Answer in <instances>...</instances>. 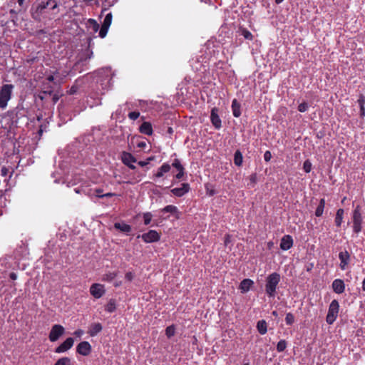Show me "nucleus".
I'll list each match as a JSON object with an SVG mask.
<instances>
[{"mask_svg":"<svg viewBox=\"0 0 365 365\" xmlns=\"http://www.w3.org/2000/svg\"><path fill=\"white\" fill-rule=\"evenodd\" d=\"M59 11L56 0H36L31 11V16L36 21L53 19Z\"/></svg>","mask_w":365,"mask_h":365,"instance_id":"obj_1","label":"nucleus"},{"mask_svg":"<svg viewBox=\"0 0 365 365\" xmlns=\"http://www.w3.org/2000/svg\"><path fill=\"white\" fill-rule=\"evenodd\" d=\"M280 274L277 272H273L267 277L265 292L269 297H275L277 287L280 282Z\"/></svg>","mask_w":365,"mask_h":365,"instance_id":"obj_2","label":"nucleus"},{"mask_svg":"<svg viewBox=\"0 0 365 365\" xmlns=\"http://www.w3.org/2000/svg\"><path fill=\"white\" fill-rule=\"evenodd\" d=\"M352 230L353 232L358 235L362 230V225L364 223V218L362 216L361 207L357 205L352 211Z\"/></svg>","mask_w":365,"mask_h":365,"instance_id":"obj_3","label":"nucleus"},{"mask_svg":"<svg viewBox=\"0 0 365 365\" xmlns=\"http://www.w3.org/2000/svg\"><path fill=\"white\" fill-rule=\"evenodd\" d=\"M14 86L13 84H4L0 88V108L5 109L11 100Z\"/></svg>","mask_w":365,"mask_h":365,"instance_id":"obj_4","label":"nucleus"},{"mask_svg":"<svg viewBox=\"0 0 365 365\" xmlns=\"http://www.w3.org/2000/svg\"><path fill=\"white\" fill-rule=\"evenodd\" d=\"M339 312V304L336 299L331 301L329 306L328 313L326 317V322L328 324H333L336 321Z\"/></svg>","mask_w":365,"mask_h":365,"instance_id":"obj_5","label":"nucleus"},{"mask_svg":"<svg viewBox=\"0 0 365 365\" xmlns=\"http://www.w3.org/2000/svg\"><path fill=\"white\" fill-rule=\"evenodd\" d=\"M65 333V328L61 324H54L50 331L48 339L51 342L56 341Z\"/></svg>","mask_w":365,"mask_h":365,"instance_id":"obj_6","label":"nucleus"},{"mask_svg":"<svg viewBox=\"0 0 365 365\" xmlns=\"http://www.w3.org/2000/svg\"><path fill=\"white\" fill-rule=\"evenodd\" d=\"M140 237H141L142 240L145 243L155 242L159 241L160 239V234L157 231L153 230H149L148 232L143 234L141 236H138V238Z\"/></svg>","mask_w":365,"mask_h":365,"instance_id":"obj_7","label":"nucleus"},{"mask_svg":"<svg viewBox=\"0 0 365 365\" xmlns=\"http://www.w3.org/2000/svg\"><path fill=\"white\" fill-rule=\"evenodd\" d=\"M105 292L104 285L101 284L94 283L90 287V293L96 299L101 298Z\"/></svg>","mask_w":365,"mask_h":365,"instance_id":"obj_8","label":"nucleus"},{"mask_svg":"<svg viewBox=\"0 0 365 365\" xmlns=\"http://www.w3.org/2000/svg\"><path fill=\"white\" fill-rule=\"evenodd\" d=\"M121 160L123 164L127 165L130 169H135V166L133 164L137 161L136 158L130 153L123 152L121 155Z\"/></svg>","mask_w":365,"mask_h":365,"instance_id":"obj_9","label":"nucleus"},{"mask_svg":"<svg viewBox=\"0 0 365 365\" xmlns=\"http://www.w3.org/2000/svg\"><path fill=\"white\" fill-rule=\"evenodd\" d=\"M74 344V339L72 337L67 338L63 343L55 349L57 354L64 353L72 348Z\"/></svg>","mask_w":365,"mask_h":365,"instance_id":"obj_10","label":"nucleus"},{"mask_svg":"<svg viewBox=\"0 0 365 365\" xmlns=\"http://www.w3.org/2000/svg\"><path fill=\"white\" fill-rule=\"evenodd\" d=\"M91 350V345L86 341L80 342L76 347V352L84 356H88Z\"/></svg>","mask_w":365,"mask_h":365,"instance_id":"obj_11","label":"nucleus"},{"mask_svg":"<svg viewBox=\"0 0 365 365\" xmlns=\"http://www.w3.org/2000/svg\"><path fill=\"white\" fill-rule=\"evenodd\" d=\"M190 190V186L187 182L181 184L180 187H175L170 190V192L176 197H182L187 193Z\"/></svg>","mask_w":365,"mask_h":365,"instance_id":"obj_12","label":"nucleus"},{"mask_svg":"<svg viewBox=\"0 0 365 365\" xmlns=\"http://www.w3.org/2000/svg\"><path fill=\"white\" fill-rule=\"evenodd\" d=\"M210 120L216 129H220L222 127V121L217 114V109L216 108H213L211 110Z\"/></svg>","mask_w":365,"mask_h":365,"instance_id":"obj_13","label":"nucleus"},{"mask_svg":"<svg viewBox=\"0 0 365 365\" xmlns=\"http://www.w3.org/2000/svg\"><path fill=\"white\" fill-rule=\"evenodd\" d=\"M171 166L176 168V170L178 171V173L175 175V178L177 180H181L185 175V168L183 165L181 164L180 160L178 158H175L173 160Z\"/></svg>","mask_w":365,"mask_h":365,"instance_id":"obj_14","label":"nucleus"},{"mask_svg":"<svg viewBox=\"0 0 365 365\" xmlns=\"http://www.w3.org/2000/svg\"><path fill=\"white\" fill-rule=\"evenodd\" d=\"M339 258L340 260V268L341 269L344 270L349 262L350 255L348 251L344 250L339 252Z\"/></svg>","mask_w":365,"mask_h":365,"instance_id":"obj_15","label":"nucleus"},{"mask_svg":"<svg viewBox=\"0 0 365 365\" xmlns=\"http://www.w3.org/2000/svg\"><path fill=\"white\" fill-rule=\"evenodd\" d=\"M334 292L336 294H342L345 290V284L342 279H336L331 284Z\"/></svg>","mask_w":365,"mask_h":365,"instance_id":"obj_16","label":"nucleus"},{"mask_svg":"<svg viewBox=\"0 0 365 365\" xmlns=\"http://www.w3.org/2000/svg\"><path fill=\"white\" fill-rule=\"evenodd\" d=\"M293 246V239L292 236L284 235L280 242V248L282 250H288Z\"/></svg>","mask_w":365,"mask_h":365,"instance_id":"obj_17","label":"nucleus"},{"mask_svg":"<svg viewBox=\"0 0 365 365\" xmlns=\"http://www.w3.org/2000/svg\"><path fill=\"white\" fill-rule=\"evenodd\" d=\"M171 165L168 163H163L158 169L155 174L153 175V178H160L163 177L165 173L170 172Z\"/></svg>","mask_w":365,"mask_h":365,"instance_id":"obj_18","label":"nucleus"},{"mask_svg":"<svg viewBox=\"0 0 365 365\" xmlns=\"http://www.w3.org/2000/svg\"><path fill=\"white\" fill-rule=\"evenodd\" d=\"M254 284V282L250 279H245L240 284V289L241 292H247Z\"/></svg>","mask_w":365,"mask_h":365,"instance_id":"obj_19","label":"nucleus"},{"mask_svg":"<svg viewBox=\"0 0 365 365\" xmlns=\"http://www.w3.org/2000/svg\"><path fill=\"white\" fill-rule=\"evenodd\" d=\"M103 327L101 323H93L90 326L88 333L91 336H95L100 333Z\"/></svg>","mask_w":365,"mask_h":365,"instance_id":"obj_20","label":"nucleus"},{"mask_svg":"<svg viewBox=\"0 0 365 365\" xmlns=\"http://www.w3.org/2000/svg\"><path fill=\"white\" fill-rule=\"evenodd\" d=\"M139 131L145 135H151L153 134V127L150 123L143 122L140 128Z\"/></svg>","mask_w":365,"mask_h":365,"instance_id":"obj_21","label":"nucleus"},{"mask_svg":"<svg viewBox=\"0 0 365 365\" xmlns=\"http://www.w3.org/2000/svg\"><path fill=\"white\" fill-rule=\"evenodd\" d=\"M232 110L235 117L239 118L241 115V105L237 99H234L232 102Z\"/></svg>","mask_w":365,"mask_h":365,"instance_id":"obj_22","label":"nucleus"},{"mask_svg":"<svg viewBox=\"0 0 365 365\" xmlns=\"http://www.w3.org/2000/svg\"><path fill=\"white\" fill-rule=\"evenodd\" d=\"M344 210L342 208L337 210L335 215L334 222L336 227H340L343 222Z\"/></svg>","mask_w":365,"mask_h":365,"instance_id":"obj_23","label":"nucleus"},{"mask_svg":"<svg viewBox=\"0 0 365 365\" xmlns=\"http://www.w3.org/2000/svg\"><path fill=\"white\" fill-rule=\"evenodd\" d=\"M114 227L123 232L128 233L131 231V226L124 222H115Z\"/></svg>","mask_w":365,"mask_h":365,"instance_id":"obj_24","label":"nucleus"},{"mask_svg":"<svg viewBox=\"0 0 365 365\" xmlns=\"http://www.w3.org/2000/svg\"><path fill=\"white\" fill-rule=\"evenodd\" d=\"M257 329L260 334H265L267 331V324L266 321L264 319L258 321L257 323Z\"/></svg>","mask_w":365,"mask_h":365,"instance_id":"obj_25","label":"nucleus"},{"mask_svg":"<svg viewBox=\"0 0 365 365\" xmlns=\"http://www.w3.org/2000/svg\"><path fill=\"white\" fill-rule=\"evenodd\" d=\"M116 309V301L114 299H110L107 304L105 306V310L108 313H113Z\"/></svg>","mask_w":365,"mask_h":365,"instance_id":"obj_26","label":"nucleus"},{"mask_svg":"<svg viewBox=\"0 0 365 365\" xmlns=\"http://www.w3.org/2000/svg\"><path fill=\"white\" fill-rule=\"evenodd\" d=\"M324 207H325V200L324 198H322L319 200V203L315 210V215L317 217H321L323 215Z\"/></svg>","mask_w":365,"mask_h":365,"instance_id":"obj_27","label":"nucleus"},{"mask_svg":"<svg viewBox=\"0 0 365 365\" xmlns=\"http://www.w3.org/2000/svg\"><path fill=\"white\" fill-rule=\"evenodd\" d=\"M243 162V156L240 150H237L235 151L234 155V163L237 166H241Z\"/></svg>","mask_w":365,"mask_h":365,"instance_id":"obj_28","label":"nucleus"},{"mask_svg":"<svg viewBox=\"0 0 365 365\" xmlns=\"http://www.w3.org/2000/svg\"><path fill=\"white\" fill-rule=\"evenodd\" d=\"M53 365H73V363L71 358L63 356L58 359Z\"/></svg>","mask_w":365,"mask_h":365,"instance_id":"obj_29","label":"nucleus"},{"mask_svg":"<svg viewBox=\"0 0 365 365\" xmlns=\"http://www.w3.org/2000/svg\"><path fill=\"white\" fill-rule=\"evenodd\" d=\"M117 276V272H109L103 275L102 280L105 282H112Z\"/></svg>","mask_w":365,"mask_h":365,"instance_id":"obj_30","label":"nucleus"},{"mask_svg":"<svg viewBox=\"0 0 365 365\" xmlns=\"http://www.w3.org/2000/svg\"><path fill=\"white\" fill-rule=\"evenodd\" d=\"M240 33H241V35L245 38V39H247V40H250L252 41L253 39V35L252 34V33L248 31L247 29H245V28H242L240 29Z\"/></svg>","mask_w":365,"mask_h":365,"instance_id":"obj_31","label":"nucleus"},{"mask_svg":"<svg viewBox=\"0 0 365 365\" xmlns=\"http://www.w3.org/2000/svg\"><path fill=\"white\" fill-rule=\"evenodd\" d=\"M287 343L286 340L281 339L280 341H279V342L277 344V348H276L277 351L279 353L284 351L287 348Z\"/></svg>","mask_w":365,"mask_h":365,"instance_id":"obj_32","label":"nucleus"},{"mask_svg":"<svg viewBox=\"0 0 365 365\" xmlns=\"http://www.w3.org/2000/svg\"><path fill=\"white\" fill-rule=\"evenodd\" d=\"M88 26L93 29L94 32H96L99 29V24L97 21L93 19H89L88 21Z\"/></svg>","mask_w":365,"mask_h":365,"instance_id":"obj_33","label":"nucleus"},{"mask_svg":"<svg viewBox=\"0 0 365 365\" xmlns=\"http://www.w3.org/2000/svg\"><path fill=\"white\" fill-rule=\"evenodd\" d=\"M162 212H170V213L173 214V213H175L178 212V207L176 206L172 205H167L162 210Z\"/></svg>","mask_w":365,"mask_h":365,"instance_id":"obj_34","label":"nucleus"},{"mask_svg":"<svg viewBox=\"0 0 365 365\" xmlns=\"http://www.w3.org/2000/svg\"><path fill=\"white\" fill-rule=\"evenodd\" d=\"M112 18H113L112 14L111 13L108 14L104 18L102 26H106L107 27H110L111 22H112Z\"/></svg>","mask_w":365,"mask_h":365,"instance_id":"obj_35","label":"nucleus"},{"mask_svg":"<svg viewBox=\"0 0 365 365\" xmlns=\"http://www.w3.org/2000/svg\"><path fill=\"white\" fill-rule=\"evenodd\" d=\"M175 333V328L173 325L169 326L165 329V334L168 338L174 336Z\"/></svg>","mask_w":365,"mask_h":365,"instance_id":"obj_36","label":"nucleus"},{"mask_svg":"<svg viewBox=\"0 0 365 365\" xmlns=\"http://www.w3.org/2000/svg\"><path fill=\"white\" fill-rule=\"evenodd\" d=\"M285 322L287 325H292L294 322V316L291 312L286 314Z\"/></svg>","mask_w":365,"mask_h":365,"instance_id":"obj_37","label":"nucleus"},{"mask_svg":"<svg viewBox=\"0 0 365 365\" xmlns=\"http://www.w3.org/2000/svg\"><path fill=\"white\" fill-rule=\"evenodd\" d=\"M152 214L150 212H145L143 215L144 225H148L152 220Z\"/></svg>","mask_w":365,"mask_h":365,"instance_id":"obj_38","label":"nucleus"},{"mask_svg":"<svg viewBox=\"0 0 365 365\" xmlns=\"http://www.w3.org/2000/svg\"><path fill=\"white\" fill-rule=\"evenodd\" d=\"M250 182L248 183V186L254 187L255 185L257 183V177L256 173L252 174L249 177Z\"/></svg>","mask_w":365,"mask_h":365,"instance_id":"obj_39","label":"nucleus"},{"mask_svg":"<svg viewBox=\"0 0 365 365\" xmlns=\"http://www.w3.org/2000/svg\"><path fill=\"white\" fill-rule=\"evenodd\" d=\"M303 169L305 173H309L312 170V163L309 160H305L303 164Z\"/></svg>","mask_w":365,"mask_h":365,"instance_id":"obj_40","label":"nucleus"},{"mask_svg":"<svg viewBox=\"0 0 365 365\" xmlns=\"http://www.w3.org/2000/svg\"><path fill=\"white\" fill-rule=\"evenodd\" d=\"M108 29H109V27H107L106 26H101L100 31H99V36L102 38L106 37V36L108 33Z\"/></svg>","mask_w":365,"mask_h":365,"instance_id":"obj_41","label":"nucleus"},{"mask_svg":"<svg viewBox=\"0 0 365 365\" xmlns=\"http://www.w3.org/2000/svg\"><path fill=\"white\" fill-rule=\"evenodd\" d=\"M309 108V105L306 102H302L298 106V110L301 113L307 111Z\"/></svg>","mask_w":365,"mask_h":365,"instance_id":"obj_42","label":"nucleus"},{"mask_svg":"<svg viewBox=\"0 0 365 365\" xmlns=\"http://www.w3.org/2000/svg\"><path fill=\"white\" fill-rule=\"evenodd\" d=\"M139 116L140 112L138 111H133L128 113V118L133 120L138 119Z\"/></svg>","mask_w":365,"mask_h":365,"instance_id":"obj_43","label":"nucleus"},{"mask_svg":"<svg viewBox=\"0 0 365 365\" xmlns=\"http://www.w3.org/2000/svg\"><path fill=\"white\" fill-rule=\"evenodd\" d=\"M272 158V153L269 150H267L265 151L264 154V160L266 161V162H269Z\"/></svg>","mask_w":365,"mask_h":365,"instance_id":"obj_44","label":"nucleus"},{"mask_svg":"<svg viewBox=\"0 0 365 365\" xmlns=\"http://www.w3.org/2000/svg\"><path fill=\"white\" fill-rule=\"evenodd\" d=\"M125 278L128 282H131L134 279V274L131 272H128L125 275Z\"/></svg>","mask_w":365,"mask_h":365,"instance_id":"obj_45","label":"nucleus"},{"mask_svg":"<svg viewBox=\"0 0 365 365\" xmlns=\"http://www.w3.org/2000/svg\"><path fill=\"white\" fill-rule=\"evenodd\" d=\"M357 102L359 105V107H361V105L364 106L365 104V97L361 94L359 96V99L357 100Z\"/></svg>","mask_w":365,"mask_h":365,"instance_id":"obj_46","label":"nucleus"},{"mask_svg":"<svg viewBox=\"0 0 365 365\" xmlns=\"http://www.w3.org/2000/svg\"><path fill=\"white\" fill-rule=\"evenodd\" d=\"M116 195L115 193L113 192H107L106 194L103 195H98L97 197L99 198H103V197H110Z\"/></svg>","mask_w":365,"mask_h":365,"instance_id":"obj_47","label":"nucleus"},{"mask_svg":"<svg viewBox=\"0 0 365 365\" xmlns=\"http://www.w3.org/2000/svg\"><path fill=\"white\" fill-rule=\"evenodd\" d=\"M9 172V168L5 166H3L1 168V175L4 177H6L8 175Z\"/></svg>","mask_w":365,"mask_h":365,"instance_id":"obj_48","label":"nucleus"},{"mask_svg":"<svg viewBox=\"0 0 365 365\" xmlns=\"http://www.w3.org/2000/svg\"><path fill=\"white\" fill-rule=\"evenodd\" d=\"M83 333L84 332L82 329H77L74 331L73 334L78 337H81Z\"/></svg>","mask_w":365,"mask_h":365,"instance_id":"obj_49","label":"nucleus"},{"mask_svg":"<svg viewBox=\"0 0 365 365\" xmlns=\"http://www.w3.org/2000/svg\"><path fill=\"white\" fill-rule=\"evenodd\" d=\"M137 146L140 148H144L146 147V143L145 141H140L138 143Z\"/></svg>","mask_w":365,"mask_h":365,"instance_id":"obj_50","label":"nucleus"},{"mask_svg":"<svg viewBox=\"0 0 365 365\" xmlns=\"http://www.w3.org/2000/svg\"><path fill=\"white\" fill-rule=\"evenodd\" d=\"M230 242V236L226 235L225 237V245L227 246Z\"/></svg>","mask_w":365,"mask_h":365,"instance_id":"obj_51","label":"nucleus"},{"mask_svg":"<svg viewBox=\"0 0 365 365\" xmlns=\"http://www.w3.org/2000/svg\"><path fill=\"white\" fill-rule=\"evenodd\" d=\"M365 115V108L361 105V107H360V116L361 118H364Z\"/></svg>","mask_w":365,"mask_h":365,"instance_id":"obj_52","label":"nucleus"},{"mask_svg":"<svg viewBox=\"0 0 365 365\" xmlns=\"http://www.w3.org/2000/svg\"><path fill=\"white\" fill-rule=\"evenodd\" d=\"M138 164L141 167H144L148 164V162H147V160H140L138 162Z\"/></svg>","mask_w":365,"mask_h":365,"instance_id":"obj_53","label":"nucleus"},{"mask_svg":"<svg viewBox=\"0 0 365 365\" xmlns=\"http://www.w3.org/2000/svg\"><path fill=\"white\" fill-rule=\"evenodd\" d=\"M77 90H78L77 87L73 86L71 88L69 93H70V94H74L77 92Z\"/></svg>","mask_w":365,"mask_h":365,"instance_id":"obj_54","label":"nucleus"},{"mask_svg":"<svg viewBox=\"0 0 365 365\" xmlns=\"http://www.w3.org/2000/svg\"><path fill=\"white\" fill-rule=\"evenodd\" d=\"M9 277L12 280H16L17 279V274L15 272H11L9 274Z\"/></svg>","mask_w":365,"mask_h":365,"instance_id":"obj_55","label":"nucleus"},{"mask_svg":"<svg viewBox=\"0 0 365 365\" xmlns=\"http://www.w3.org/2000/svg\"><path fill=\"white\" fill-rule=\"evenodd\" d=\"M58 99H59V97L57 94H54L53 96L52 100H53V103H56L57 101H58Z\"/></svg>","mask_w":365,"mask_h":365,"instance_id":"obj_56","label":"nucleus"},{"mask_svg":"<svg viewBox=\"0 0 365 365\" xmlns=\"http://www.w3.org/2000/svg\"><path fill=\"white\" fill-rule=\"evenodd\" d=\"M46 79L49 82H53L54 81V76L53 75H49L48 76H47Z\"/></svg>","mask_w":365,"mask_h":365,"instance_id":"obj_57","label":"nucleus"},{"mask_svg":"<svg viewBox=\"0 0 365 365\" xmlns=\"http://www.w3.org/2000/svg\"><path fill=\"white\" fill-rule=\"evenodd\" d=\"M95 192H96V196H97L98 195H103V194H102L103 190H102L101 189H100V188H99V189H96Z\"/></svg>","mask_w":365,"mask_h":365,"instance_id":"obj_58","label":"nucleus"},{"mask_svg":"<svg viewBox=\"0 0 365 365\" xmlns=\"http://www.w3.org/2000/svg\"><path fill=\"white\" fill-rule=\"evenodd\" d=\"M24 2H25V0H18V4L21 7L24 6Z\"/></svg>","mask_w":365,"mask_h":365,"instance_id":"obj_59","label":"nucleus"},{"mask_svg":"<svg viewBox=\"0 0 365 365\" xmlns=\"http://www.w3.org/2000/svg\"><path fill=\"white\" fill-rule=\"evenodd\" d=\"M42 127H43L42 125H41V126H40L39 130H38V135H39L40 136H41V135H42V133H43V128H42Z\"/></svg>","mask_w":365,"mask_h":365,"instance_id":"obj_60","label":"nucleus"},{"mask_svg":"<svg viewBox=\"0 0 365 365\" xmlns=\"http://www.w3.org/2000/svg\"><path fill=\"white\" fill-rule=\"evenodd\" d=\"M120 285H121V282H115V284H114V286L115 287H119Z\"/></svg>","mask_w":365,"mask_h":365,"instance_id":"obj_61","label":"nucleus"},{"mask_svg":"<svg viewBox=\"0 0 365 365\" xmlns=\"http://www.w3.org/2000/svg\"><path fill=\"white\" fill-rule=\"evenodd\" d=\"M154 160V157H153V156H151V157L148 158L146 160H147V162H148V163H149L150 161H152V160Z\"/></svg>","mask_w":365,"mask_h":365,"instance_id":"obj_62","label":"nucleus"},{"mask_svg":"<svg viewBox=\"0 0 365 365\" xmlns=\"http://www.w3.org/2000/svg\"><path fill=\"white\" fill-rule=\"evenodd\" d=\"M362 289L365 292V277L362 282Z\"/></svg>","mask_w":365,"mask_h":365,"instance_id":"obj_63","label":"nucleus"},{"mask_svg":"<svg viewBox=\"0 0 365 365\" xmlns=\"http://www.w3.org/2000/svg\"><path fill=\"white\" fill-rule=\"evenodd\" d=\"M272 314L273 316H274L275 317H277L278 316V313H277V311H273V312H272Z\"/></svg>","mask_w":365,"mask_h":365,"instance_id":"obj_64","label":"nucleus"}]
</instances>
